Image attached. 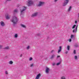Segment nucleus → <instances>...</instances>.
<instances>
[{"label":"nucleus","instance_id":"obj_1","mask_svg":"<svg viewBox=\"0 0 79 79\" xmlns=\"http://www.w3.org/2000/svg\"><path fill=\"white\" fill-rule=\"evenodd\" d=\"M11 22L13 23V26H15V25L17 24L18 21H19V19L15 16H14L12 17L11 19L10 20Z\"/></svg>","mask_w":79,"mask_h":79},{"label":"nucleus","instance_id":"obj_2","mask_svg":"<svg viewBox=\"0 0 79 79\" xmlns=\"http://www.w3.org/2000/svg\"><path fill=\"white\" fill-rule=\"evenodd\" d=\"M23 9H20V11L21 13L20 16H21L22 15H24V11L26 10L27 9V7L25 6H23Z\"/></svg>","mask_w":79,"mask_h":79},{"label":"nucleus","instance_id":"obj_3","mask_svg":"<svg viewBox=\"0 0 79 79\" xmlns=\"http://www.w3.org/2000/svg\"><path fill=\"white\" fill-rule=\"evenodd\" d=\"M34 3V1L32 0H28L27 1V6H30Z\"/></svg>","mask_w":79,"mask_h":79},{"label":"nucleus","instance_id":"obj_4","mask_svg":"<svg viewBox=\"0 0 79 79\" xmlns=\"http://www.w3.org/2000/svg\"><path fill=\"white\" fill-rule=\"evenodd\" d=\"M44 5V2H42L41 1H40L39 2V4L37 5V6H43Z\"/></svg>","mask_w":79,"mask_h":79},{"label":"nucleus","instance_id":"obj_5","mask_svg":"<svg viewBox=\"0 0 79 79\" xmlns=\"http://www.w3.org/2000/svg\"><path fill=\"white\" fill-rule=\"evenodd\" d=\"M69 2V0H65L64 2L63 3L62 6H65Z\"/></svg>","mask_w":79,"mask_h":79},{"label":"nucleus","instance_id":"obj_6","mask_svg":"<svg viewBox=\"0 0 79 79\" xmlns=\"http://www.w3.org/2000/svg\"><path fill=\"white\" fill-rule=\"evenodd\" d=\"M45 71L46 73L48 74L49 73V72H50V69L47 67H46Z\"/></svg>","mask_w":79,"mask_h":79},{"label":"nucleus","instance_id":"obj_7","mask_svg":"<svg viewBox=\"0 0 79 79\" xmlns=\"http://www.w3.org/2000/svg\"><path fill=\"white\" fill-rule=\"evenodd\" d=\"M77 26H78V25H77L75 29L73 30L72 32L73 33H76L77 32Z\"/></svg>","mask_w":79,"mask_h":79},{"label":"nucleus","instance_id":"obj_8","mask_svg":"<svg viewBox=\"0 0 79 79\" xmlns=\"http://www.w3.org/2000/svg\"><path fill=\"white\" fill-rule=\"evenodd\" d=\"M41 76V74L40 73H39L36 76V77L35 78V79H39V77Z\"/></svg>","mask_w":79,"mask_h":79},{"label":"nucleus","instance_id":"obj_9","mask_svg":"<svg viewBox=\"0 0 79 79\" xmlns=\"http://www.w3.org/2000/svg\"><path fill=\"white\" fill-rule=\"evenodd\" d=\"M61 50H62V47H61V46H60L57 53H60V52H61Z\"/></svg>","mask_w":79,"mask_h":79},{"label":"nucleus","instance_id":"obj_10","mask_svg":"<svg viewBox=\"0 0 79 79\" xmlns=\"http://www.w3.org/2000/svg\"><path fill=\"white\" fill-rule=\"evenodd\" d=\"M1 25L2 26L4 27L5 26V23H4V22L2 21H1L0 22Z\"/></svg>","mask_w":79,"mask_h":79},{"label":"nucleus","instance_id":"obj_11","mask_svg":"<svg viewBox=\"0 0 79 79\" xmlns=\"http://www.w3.org/2000/svg\"><path fill=\"white\" fill-rule=\"evenodd\" d=\"M37 13H36L32 15H31V17H34V16H37Z\"/></svg>","mask_w":79,"mask_h":79},{"label":"nucleus","instance_id":"obj_12","mask_svg":"<svg viewBox=\"0 0 79 79\" xmlns=\"http://www.w3.org/2000/svg\"><path fill=\"white\" fill-rule=\"evenodd\" d=\"M37 13H36L32 15H31V17H34V16H37Z\"/></svg>","mask_w":79,"mask_h":79},{"label":"nucleus","instance_id":"obj_13","mask_svg":"<svg viewBox=\"0 0 79 79\" xmlns=\"http://www.w3.org/2000/svg\"><path fill=\"white\" fill-rule=\"evenodd\" d=\"M20 26H21V27H23V28H26V26H25L24 25L21 24H20Z\"/></svg>","mask_w":79,"mask_h":79},{"label":"nucleus","instance_id":"obj_14","mask_svg":"<svg viewBox=\"0 0 79 79\" xmlns=\"http://www.w3.org/2000/svg\"><path fill=\"white\" fill-rule=\"evenodd\" d=\"M61 59H60V62L57 63L56 65H57V66H58V65H60V64H61Z\"/></svg>","mask_w":79,"mask_h":79},{"label":"nucleus","instance_id":"obj_15","mask_svg":"<svg viewBox=\"0 0 79 79\" xmlns=\"http://www.w3.org/2000/svg\"><path fill=\"white\" fill-rule=\"evenodd\" d=\"M55 57V55L54 54H53L50 58V59H53L54 57Z\"/></svg>","mask_w":79,"mask_h":79},{"label":"nucleus","instance_id":"obj_16","mask_svg":"<svg viewBox=\"0 0 79 79\" xmlns=\"http://www.w3.org/2000/svg\"><path fill=\"white\" fill-rule=\"evenodd\" d=\"M3 49H5L6 50H8V49H10V48H9V47L7 46L6 47H5L4 48H3Z\"/></svg>","mask_w":79,"mask_h":79},{"label":"nucleus","instance_id":"obj_17","mask_svg":"<svg viewBox=\"0 0 79 79\" xmlns=\"http://www.w3.org/2000/svg\"><path fill=\"white\" fill-rule=\"evenodd\" d=\"M6 18L7 19H10V17H9V15H8V14H7V16H6Z\"/></svg>","mask_w":79,"mask_h":79},{"label":"nucleus","instance_id":"obj_18","mask_svg":"<svg viewBox=\"0 0 79 79\" xmlns=\"http://www.w3.org/2000/svg\"><path fill=\"white\" fill-rule=\"evenodd\" d=\"M70 38L71 39H74V35H71L70 36Z\"/></svg>","mask_w":79,"mask_h":79},{"label":"nucleus","instance_id":"obj_19","mask_svg":"<svg viewBox=\"0 0 79 79\" xmlns=\"http://www.w3.org/2000/svg\"><path fill=\"white\" fill-rule=\"evenodd\" d=\"M18 37V34H15L14 35V37L15 38H17Z\"/></svg>","mask_w":79,"mask_h":79},{"label":"nucleus","instance_id":"obj_20","mask_svg":"<svg viewBox=\"0 0 79 79\" xmlns=\"http://www.w3.org/2000/svg\"><path fill=\"white\" fill-rule=\"evenodd\" d=\"M67 48L68 50H69V49L70 48V46L69 45L67 47Z\"/></svg>","mask_w":79,"mask_h":79},{"label":"nucleus","instance_id":"obj_21","mask_svg":"<svg viewBox=\"0 0 79 79\" xmlns=\"http://www.w3.org/2000/svg\"><path fill=\"white\" fill-rule=\"evenodd\" d=\"M9 64H12L13 63V62L11 60L9 62Z\"/></svg>","mask_w":79,"mask_h":79},{"label":"nucleus","instance_id":"obj_22","mask_svg":"<svg viewBox=\"0 0 79 79\" xmlns=\"http://www.w3.org/2000/svg\"><path fill=\"white\" fill-rule=\"evenodd\" d=\"M72 8V7L71 6H70L69 7V8L68 9V11H71V9Z\"/></svg>","mask_w":79,"mask_h":79},{"label":"nucleus","instance_id":"obj_23","mask_svg":"<svg viewBox=\"0 0 79 79\" xmlns=\"http://www.w3.org/2000/svg\"><path fill=\"white\" fill-rule=\"evenodd\" d=\"M76 27V25H74L73 26L72 29H74L75 27Z\"/></svg>","mask_w":79,"mask_h":79},{"label":"nucleus","instance_id":"obj_24","mask_svg":"<svg viewBox=\"0 0 79 79\" xmlns=\"http://www.w3.org/2000/svg\"><path fill=\"white\" fill-rule=\"evenodd\" d=\"M18 11V10L17 9H15L14 10V13H17Z\"/></svg>","mask_w":79,"mask_h":79},{"label":"nucleus","instance_id":"obj_25","mask_svg":"<svg viewBox=\"0 0 79 79\" xmlns=\"http://www.w3.org/2000/svg\"><path fill=\"white\" fill-rule=\"evenodd\" d=\"M74 59L76 60H77V56H75Z\"/></svg>","mask_w":79,"mask_h":79},{"label":"nucleus","instance_id":"obj_26","mask_svg":"<svg viewBox=\"0 0 79 79\" xmlns=\"http://www.w3.org/2000/svg\"><path fill=\"white\" fill-rule=\"evenodd\" d=\"M30 48V46H28L27 47V50H29Z\"/></svg>","mask_w":79,"mask_h":79},{"label":"nucleus","instance_id":"obj_27","mask_svg":"<svg viewBox=\"0 0 79 79\" xmlns=\"http://www.w3.org/2000/svg\"><path fill=\"white\" fill-rule=\"evenodd\" d=\"M78 46H79L77 44H76V45H74V47H78Z\"/></svg>","mask_w":79,"mask_h":79},{"label":"nucleus","instance_id":"obj_28","mask_svg":"<svg viewBox=\"0 0 79 79\" xmlns=\"http://www.w3.org/2000/svg\"><path fill=\"white\" fill-rule=\"evenodd\" d=\"M73 53L74 54H76V50H74L73 51Z\"/></svg>","mask_w":79,"mask_h":79},{"label":"nucleus","instance_id":"obj_29","mask_svg":"<svg viewBox=\"0 0 79 79\" xmlns=\"http://www.w3.org/2000/svg\"><path fill=\"white\" fill-rule=\"evenodd\" d=\"M61 79H66L64 77H62L61 78Z\"/></svg>","mask_w":79,"mask_h":79},{"label":"nucleus","instance_id":"obj_30","mask_svg":"<svg viewBox=\"0 0 79 79\" xmlns=\"http://www.w3.org/2000/svg\"><path fill=\"white\" fill-rule=\"evenodd\" d=\"M2 47H3V46L2 45H0V49H1Z\"/></svg>","mask_w":79,"mask_h":79},{"label":"nucleus","instance_id":"obj_31","mask_svg":"<svg viewBox=\"0 0 79 79\" xmlns=\"http://www.w3.org/2000/svg\"><path fill=\"white\" fill-rule=\"evenodd\" d=\"M32 60V57H30L29 58V60L30 61H31V60Z\"/></svg>","mask_w":79,"mask_h":79},{"label":"nucleus","instance_id":"obj_32","mask_svg":"<svg viewBox=\"0 0 79 79\" xmlns=\"http://www.w3.org/2000/svg\"><path fill=\"white\" fill-rule=\"evenodd\" d=\"M37 35L38 36H40V34H37Z\"/></svg>","mask_w":79,"mask_h":79},{"label":"nucleus","instance_id":"obj_33","mask_svg":"<svg viewBox=\"0 0 79 79\" xmlns=\"http://www.w3.org/2000/svg\"><path fill=\"white\" fill-rule=\"evenodd\" d=\"M5 74H8V72H7V71H6L5 72Z\"/></svg>","mask_w":79,"mask_h":79},{"label":"nucleus","instance_id":"obj_34","mask_svg":"<svg viewBox=\"0 0 79 79\" xmlns=\"http://www.w3.org/2000/svg\"><path fill=\"white\" fill-rule=\"evenodd\" d=\"M68 51H66V52H65V53L66 54H68Z\"/></svg>","mask_w":79,"mask_h":79},{"label":"nucleus","instance_id":"obj_35","mask_svg":"<svg viewBox=\"0 0 79 79\" xmlns=\"http://www.w3.org/2000/svg\"><path fill=\"white\" fill-rule=\"evenodd\" d=\"M69 40L70 42H71V39H69Z\"/></svg>","mask_w":79,"mask_h":79},{"label":"nucleus","instance_id":"obj_36","mask_svg":"<svg viewBox=\"0 0 79 79\" xmlns=\"http://www.w3.org/2000/svg\"><path fill=\"white\" fill-rule=\"evenodd\" d=\"M60 56H57V58H60Z\"/></svg>","mask_w":79,"mask_h":79},{"label":"nucleus","instance_id":"obj_37","mask_svg":"<svg viewBox=\"0 0 79 79\" xmlns=\"http://www.w3.org/2000/svg\"><path fill=\"white\" fill-rule=\"evenodd\" d=\"M52 65H53V66H55V63H54L52 64Z\"/></svg>","mask_w":79,"mask_h":79},{"label":"nucleus","instance_id":"obj_38","mask_svg":"<svg viewBox=\"0 0 79 79\" xmlns=\"http://www.w3.org/2000/svg\"><path fill=\"white\" fill-rule=\"evenodd\" d=\"M33 66V64H31V65H30V67H32Z\"/></svg>","mask_w":79,"mask_h":79},{"label":"nucleus","instance_id":"obj_39","mask_svg":"<svg viewBox=\"0 0 79 79\" xmlns=\"http://www.w3.org/2000/svg\"><path fill=\"white\" fill-rule=\"evenodd\" d=\"M47 39L48 40H49V39H50V38L49 37H48V38H47Z\"/></svg>","mask_w":79,"mask_h":79},{"label":"nucleus","instance_id":"obj_40","mask_svg":"<svg viewBox=\"0 0 79 79\" xmlns=\"http://www.w3.org/2000/svg\"><path fill=\"white\" fill-rule=\"evenodd\" d=\"M75 24H77V21L76 20L75 21Z\"/></svg>","mask_w":79,"mask_h":79},{"label":"nucleus","instance_id":"obj_41","mask_svg":"<svg viewBox=\"0 0 79 79\" xmlns=\"http://www.w3.org/2000/svg\"><path fill=\"white\" fill-rule=\"evenodd\" d=\"M54 51V50H52V51L51 52V53H52V52H53Z\"/></svg>","mask_w":79,"mask_h":79},{"label":"nucleus","instance_id":"obj_42","mask_svg":"<svg viewBox=\"0 0 79 79\" xmlns=\"http://www.w3.org/2000/svg\"><path fill=\"white\" fill-rule=\"evenodd\" d=\"M58 0H54L55 2H56Z\"/></svg>","mask_w":79,"mask_h":79},{"label":"nucleus","instance_id":"obj_43","mask_svg":"<svg viewBox=\"0 0 79 79\" xmlns=\"http://www.w3.org/2000/svg\"><path fill=\"white\" fill-rule=\"evenodd\" d=\"M22 56V54H21V55L20 56V57H21Z\"/></svg>","mask_w":79,"mask_h":79},{"label":"nucleus","instance_id":"obj_44","mask_svg":"<svg viewBox=\"0 0 79 79\" xmlns=\"http://www.w3.org/2000/svg\"><path fill=\"white\" fill-rule=\"evenodd\" d=\"M23 18V16L22 17V18Z\"/></svg>","mask_w":79,"mask_h":79},{"label":"nucleus","instance_id":"obj_45","mask_svg":"<svg viewBox=\"0 0 79 79\" xmlns=\"http://www.w3.org/2000/svg\"><path fill=\"white\" fill-rule=\"evenodd\" d=\"M78 17H79V14H78Z\"/></svg>","mask_w":79,"mask_h":79}]
</instances>
